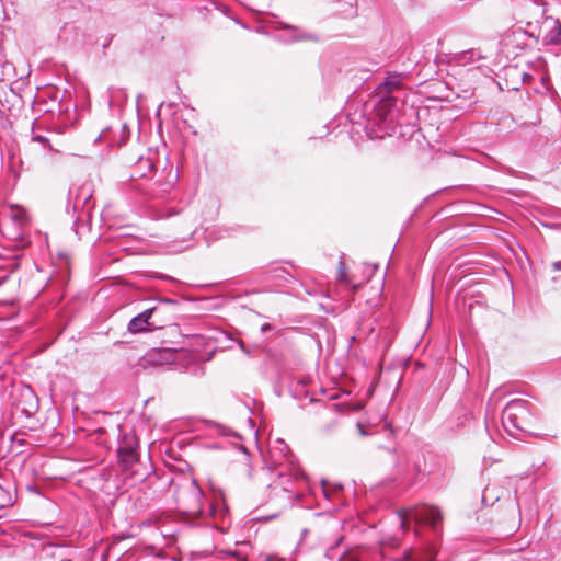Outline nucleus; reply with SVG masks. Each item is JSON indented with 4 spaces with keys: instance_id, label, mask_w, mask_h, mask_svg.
Instances as JSON below:
<instances>
[{
    "instance_id": "b1692460",
    "label": "nucleus",
    "mask_w": 561,
    "mask_h": 561,
    "mask_svg": "<svg viewBox=\"0 0 561 561\" xmlns=\"http://www.w3.org/2000/svg\"><path fill=\"white\" fill-rule=\"evenodd\" d=\"M283 474H284L283 471H279V473H278L279 478H282Z\"/></svg>"
},
{
    "instance_id": "5701e85b",
    "label": "nucleus",
    "mask_w": 561,
    "mask_h": 561,
    "mask_svg": "<svg viewBox=\"0 0 561 561\" xmlns=\"http://www.w3.org/2000/svg\"><path fill=\"white\" fill-rule=\"evenodd\" d=\"M323 493L325 494V496H328L325 486H323Z\"/></svg>"
},
{
    "instance_id": "9b49d317",
    "label": "nucleus",
    "mask_w": 561,
    "mask_h": 561,
    "mask_svg": "<svg viewBox=\"0 0 561 561\" xmlns=\"http://www.w3.org/2000/svg\"><path fill=\"white\" fill-rule=\"evenodd\" d=\"M21 396L25 399V404L21 407L23 413L31 415L37 409V399L31 388L26 387L21 390Z\"/></svg>"
},
{
    "instance_id": "aec40b11",
    "label": "nucleus",
    "mask_w": 561,
    "mask_h": 561,
    "mask_svg": "<svg viewBox=\"0 0 561 561\" xmlns=\"http://www.w3.org/2000/svg\"><path fill=\"white\" fill-rule=\"evenodd\" d=\"M270 328H271V325L265 323L262 325L261 330L264 332V331L268 330Z\"/></svg>"
},
{
    "instance_id": "1a4fd4ad",
    "label": "nucleus",
    "mask_w": 561,
    "mask_h": 561,
    "mask_svg": "<svg viewBox=\"0 0 561 561\" xmlns=\"http://www.w3.org/2000/svg\"><path fill=\"white\" fill-rule=\"evenodd\" d=\"M241 548L236 549H222L218 551V558L225 559V558H231L236 561H247L248 560V552L245 551L248 543L241 542L239 543Z\"/></svg>"
},
{
    "instance_id": "20e7f679",
    "label": "nucleus",
    "mask_w": 561,
    "mask_h": 561,
    "mask_svg": "<svg viewBox=\"0 0 561 561\" xmlns=\"http://www.w3.org/2000/svg\"><path fill=\"white\" fill-rule=\"evenodd\" d=\"M129 138V131L126 129V125L117 122L114 125L104 128L99 137V141L106 142L110 147H121Z\"/></svg>"
},
{
    "instance_id": "dca6fc26",
    "label": "nucleus",
    "mask_w": 561,
    "mask_h": 561,
    "mask_svg": "<svg viewBox=\"0 0 561 561\" xmlns=\"http://www.w3.org/2000/svg\"><path fill=\"white\" fill-rule=\"evenodd\" d=\"M476 53L473 50L463 51L458 56L459 62H467L468 60H473Z\"/></svg>"
},
{
    "instance_id": "423d86ee",
    "label": "nucleus",
    "mask_w": 561,
    "mask_h": 561,
    "mask_svg": "<svg viewBox=\"0 0 561 561\" xmlns=\"http://www.w3.org/2000/svg\"><path fill=\"white\" fill-rule=\"evenodd\" d=\"M156 308H148L145 311L138 313L128 323V331L130 333H140L148 330L149 320L154 313Z\"/></svg>"
},
{
    "instance_id": "0eeeda50",
    "label": "nucleus",
    "mask_w": 561,
    "mask_h": 561,
    "mask_svg": "<svg viewBox=\"0 0 561 561\" xmlns=\"http://www.w3.org/2000/svg\"><path fill=\"white\" fill-rule=\"evenodd\" d=\"M28 214L23 207L12 206L2 221L12 222V225H18V227L23 228L28 224Z\"/></svg>"
},
{
    "instance_id": "9d476101",
    "label": "nucleus",
    "mask_w": 561,
    "mask_h": 561,
    "mask_svg": "<svg viewBox=\"0 0 561 561\" xmlns=\"http://www.w3.org/2000/svg\"><path fill=\"white\" fill-rule=\"evenodd\" d=\"M0 229L5 238L16 242L23 241V228L18 227V225H12V222L2 221L0 225Z\"/></svg>"
},
{
    "instance_id": "f3484780",
    "label": "nucleus",
    "mask_w": 561,
    "mask_h": 561,
    "mask_svg": "<svg viewBox=\"0 0 561 561\" xmlns=\"http://www.w3.org/2000/svg\"><path fill=\"white\" fill-rule=\"evenodd\" d=\"M340 273H339V279L344 283H348L347 275L345 272V268L343 266V263L341 262Z\"/></svg>"
},
{
    "instance_id": "f03ea898",
    "label": "nucleus",
    "mask_w": 561,
    "mask_h": 561,
    "mask_svg": "<svg viewBox=\"0 0 561 561\" xmlns=\"http://www.w3.org/2000/svg\"><path fill=\"white\" fill-rule=\"evenodd\" d=\"M410 520H414L417 524L428 525L433 529H437L443 520V515L436 506L417 505L402 513L401 527L405 528Z\"/></svg>"
},
{
    "instance_id": "f257e3e1",
    "label": "nucleus",
    "mask_w": 561,
    "mask_h": 561,
    "mask_svg": "<svg viewBox=\"0 0 561 561\" xmlns=\"http://www.w3.org/2000/svg\"><path fill=\"white\" fill-rule=\"evenodd\" d=\"M530 420L529 402L523 399L510 401L502 412L503 427L511 436H516L519 432H527Z\"/></svg>"
},
{
    "instance_id": "4be33fe9",
    "label": "nucleus",
    "mask_w": 561,
    "mask_h": 561,
    "mask_svg": "<svg viewBox=\"0 0 561 561\" xmlns=\"http://www.w3.org/2000/svg\"><path fill=\"white\" fill-rule=\"evenodd\" d=\"M549 42H550V43H557V42H558V39L553 36V37L549 38Z\"/></svg>"
},
{
    "instance_id": "412c9836",
    "label": "nucleus",
    "mask_w": 561,
    "mask_h": 561,
    "mask_svg": "<svg viewBox=\"0 0 561 561\" xmlns=\"http://www.w3.org/2000/svg\"><path fill=\"white\" fill-rule=\"evenodd\" d=\"M553 266H554L556 270H560L561 268V263H554Z\"/></svg>"
},
{
    "instance_id": "4468645a",
    "label": "nucleus",
    "mask_w": 561,
    "mask_h": 561,
    "mask_svg": "<svg viewBox=\"0 0 561 561\" xmlns=\"http://www.w3.org/2000/svg\"><path fill=\"white\" fill-rule=\"evenodd\" d=\"M397 104V100L394 98H385L380 104H379V107H378V113H381L382 111L385 112H389L392 110V107H394Z\"/></svg>"
},
{
    "instance_id": "39448f33",
    "label": "nucleus",
    "mask_w": 561,
    "mask_h": 561,
    "mask_svg": "<svg viewBox=\"0 0 561 561\" xmlns=\"http://www.w3.org/2000/svg\"><path fill=\"white\" fill-rule=\"evenodd\" d=\"M138 442L134 434H125L119 442L118 458L124 466H130L137 460Z\"/></svg>"
},
{
    "instance_id": "6ab92c4d",
    "label": "nucleus",
    "mask_w": 561,
    "mask_h": 561,
    "mask_svg": "<svg viewBox=\"0 0 561 561\" xmlns=\"http://www.w3.org/2000/svg\"><path fill=\"white\" fill-rule=\"evenodd\" d=\"M554 24H556V26H557V28H558V34H557V36H560L561 32H560V24H559V21H554Z\"/></svg>"
},
{
    "instance_id": "7ed1b4c3",
    "label": "nucleus",
    "mask_w": 561,
    "mask_h": 561,
    "mask_svg": "<svg viewBox=\"0 0 561 561\" xmlns=\"http://www.w3.org/2000/svg\"><path fill=\"white\" fill-rule=\"evenodd\" d=\"M271 455L278 467H288L291 471L290 474L297 480L304 477L295 457L290 454L289 447L283 439L278 438L274 442L271 446Z\"/></svg>"
},
{
    "instance_id": "6e6552de",
    "label": "nucleus",
    "mask_w": 561,
    "mask_h": 561,
    "mask_svg": "<svg viewBox=\"0 0 561 561\" xmlns=\"http://www.w3.org/2000/svg\"><path fill=\"white\" fill-rule=\"evenodd\" d=\"M190 493H191V496L193 500V504L187 508V513L194 514V515L195 514L202 515L203 511H202L201 500L203 496V491L197 485L195 480H192L190 483Z\"/></svg>"
},
{
    "instance_id": "2eb2a0df",
    "label": "nucleus",
    "mask_w": 561,
    "mask_h": 561,
    "mask_svg": "<svg viewBox=\"0 0 561 561\" xmlns=\"http://www.w3.org/2000/svg\"><path fill=\"white\" fill-rule=\"evenodd\" d=\"M31 142L41 145L43 149L53 150V148L50 146V141H49V139L46 136L33 135L31 137Z\"/></svg>"
},
{
    "instance_id": "f8f14e48",
    "label": "nucleus",
    "mask_w": 561,
    "mask_h": 561,
    "mask_svg": "<svg viewBox=\"0 0 561 561\" xmlns=\"http://www.w3.org/2000/svg\"><path fill=\"white\" fill-rule=\"evenodd\" d=\"M153 169V162L149 158L140 157L134 168L133 176L145 178Z\"/></svg>"
},
{
    "instance_id": "ddd939ff",
    "label": "nucleus",
    "mask_w": 561,
    "mask_h": 561,
    "mask_svg": "<svg viewBox=\"0 0 561 561\" xmlns=\"http://www.w3.org/2000/svg\"><path fill=\"white\" fill-rule=\"evenodd\" d=\"M379 88L387 93H391L400 88V79L397 76H390L386 78V80Z\"/></svg>"
},
{
    "instance_id": "a211bd4d",
    "label": "nucleus",
    "mask_w": 561,
    "mask_h": 561,
    "mask_svg": "<svg viewBox=\"0 0 561 561\" xmlns=\"http://www.w3.org/2000/svg\"><path fill=\"white\" fill-rule=\"evenodd\" d=\"M263 561H286L284 558H279L275 554H266L263 558Z\"/></svg>"
}]
</instances>
